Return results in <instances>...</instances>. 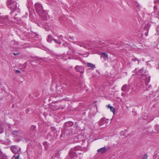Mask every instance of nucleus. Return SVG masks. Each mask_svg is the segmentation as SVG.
<instances>
[{
	"instance_id": "1",
	"label": "nucleus",
	"mask_w": 159,
	"mask_h": 159,
	"mask_svg": "<svg viewBox=\"0 0 159 159\" xmlns=\"http://www.w3.org/2000/svg\"><path fill=\"white\" fill-rule=\"evenodd\" d=\"M35 10L41 18L43 20H47L48 15L46 11L44 10L42 5L39 3H36L34 5Z\"/></svg>"
},
{
	"instance_id": "2",
	"label": "nucleus",
	"mask_w": 159,
	"mask_h": 159,
	"mask_svg": "<svg viewBox=\"0 0 159 159\" xmlns=\"http://www.w3.org/2000/svg\"><path fill=\"white\" fill-rule=\"evenodd\" d=\"M7 4L8 7L15 11L17 7L16 3L13 0H7Z\"/></svg>"
},
{
	"instance_id": "3",
	"label": "nucleus",
	"mask_w": 159,
	"mask_h": 159,
	"mask_svg": "<svg viewBox=\"0 0 159 159\" xmlns=\"http://www.w3.org/2000/svg\"><path fill=\"white\" fill-rule=\"evenodd\" d=\"M11 151L15 154L13 157H15L17 155L20 154L21 152V149L20 148H18L16 146H14L12 147L11 149Z\"/></svg>"
},
{
	"instance_id": "4",
	"label": "nucleus",
	"mask_w": 159,
	"mask_h": 159,
	"mask_svg": "<svg viewBox=\"0 0 159 159\" xmlns=\"http://www.w3.org/2000/svg\"><path fill=\"white\" fill-rule=\"evenodd\" d=\"M107 120L105 118H101L98 122V125L99 126L102 127H106L108 124Z\"/></svg>"
},
{
	"instance_id": "5",
	"label": "nucleus",
	"mask_w": 159,
	"mask_h": 159,
	"mask_svg": "<svg viewBox=\"0 0 159 159\" xmlns=\"http://www.w3.org/2000/svg\"><path fill=\"white\" fill-rule=\"evenodd\" d=\"M68 158H72L74 157H77V154L76 152L74 151L73 148H71L69 152Z\"/></svg>"
},
{
	"instance_id": "6",
	"label": "nucleus",
	"mask_w": 159,
	"mask_h": 159,
	"mask_svg": "<svg viewBox=\"0 0 159 159\" xmlns=\"http://www.w3.org/2000/svg\"><path fill=\"white\" fill-rule=\"evenodd\" d=\"M150 79V76H147L146 77L145 80V84L148 90H150V88L151 87V86L150 85H148V83L149 82Z\"/></svg>"
},
{
	"instance_id": "7",
	"label": "nucleus",
	"mask_w": 159,
	"mask_h": 159,
	"mask_svg": "<svg viewBox=\"0 0 159 159\" xmlns=\"http://www.w3.org/2000/svg\"><path fill=\"white\" fill-rule=\"evenodd\" d=\"M75 70L78 72H79L81 73H83L84 72V67L82 66H76L75 67Z\"/></svg>"
},
{
	"instance_id": "8",
	"label": "nucleus",
	"mask_w": 159,
	"mask_h": 159,
	"mask_svg": "<svg viewBox=\"0 0 159 159\" xmlns=\"http://www.w3.org/2000/svg\"><path fill=\"white\" fill-rule=\"evenodd\" d=\"M73 125L74 123L73 122L70 121L65 123L64 124L63 126L64 128H66L67 127L72 126Z\"/></svg>"
},
{
	"instance_id": "9",
	"label": "nucleus",
	"mask_w": 159,
	"mask_h": 159,
	"mask_svg": "<svg viewBox=\"0 0 159 159\" xmlns=\"http://www.w3.org/2000/svg\"><path fill=\"white\" fill-rule=\"evenodd\" d=\"M73 149H74V151L76 152V151H83L84 150V149L81 146H75L74 148H73Z\"/></svg>"
},
{
	"instance_id": "10",
	"label": "nucleus",
	"mask_w": 159,
	"mask_h": 159,
	"mask_svg": "<svg viewBox=\"0 0 159 159\" xmlns=\"http://www.w3.org/2000/svg\"><path fill=\"white\" fill-rule=\"evenodd\" d=\"M97 152L98 153H100L102 154L105 153L106 152L105 147L101 148L98 149Z\"/></svg>"
},
{
	"instance_id": "11",
	"label": "nucleus",
	"mask_w": 159,
	"mask_h": 159,
	"mask_svg": "<svg viewBox=\"0 0 159 159\" xmlns=\"http://www.w3.org/2000/svg\"><path fill=\"white\" fill-rule=\"evenodd\" d=\"M140 75L143 76L147 75V72H144V69L142 68L139 70Z\"/></svg>"
},
{
	"instance_id": "12",
	"label": "nucleus",
	"mask_w": 159,
	"mask_h": 159,
	"mask_svg": "<svg viewBox=\"0 0 159 159\" xmlns=\"http://www.w3.org/2000/svg\"><path fill=\"white\" fill-rule=\"evenodd\" d=\"M88 67L92 68L93 69L95 68V66L94 65L90 63H88L87 64Z\"/></svg>"
},
{
	"instance_id": "13",
	"label": "nucleus",
	"mask_w": 159,
	"mask_h": 159,
	"mask_svg": "<svg viewBox=\"0 0 159 159\" xmlns=\"http://www.w3.org/2000/svg\"><path fill=\"white\" fill-rule=\"evenodd\" d=\"M19 134V131L17 130L14 131L12 133V135H14L15 137L18 136Z\"/></svg>"
},
{
	"instance_id": "14",
	"label": "nucleus",
	"mask_w": 159,
	"mask_h": 159,
	"mask_svg": "<svg viewBox=\"0 0 159 159\" xmlns=\"http://www.w3.org/2000/svg\"><path fill=\"white\" fill-rule=\"evenodd\" d=\"M101 56L104 59L105 58H107L108 55L106 52H103L101 53Z\"/></svg>"
},
{
	"instance_id": "15",
	"label": "nucleus",
	"mask_w": 159,
	"mask_h": 159,
	"mask_svg": "<svg viewBox=\"0 0 159 159\" xmlns=\"http://www.w3.org/2000/svg\"><path fill=\"white\" fill-rule=\"evenodd\" d=\"M53 39L52 36V35H49L47 39V41L49 43H51Z\"/></svg>"
},
{
	"instance_id": "16",
	"label": "nucleus",
	"mask_w": 159,
	"mask_h": 159,
	"mask_svg": "<svg viewBox=\"0 0 159 159\" xmlns=\"http://www.w3.org/2000/svg\"><path fill=\"white\" fill-rule=\"evenodd\" d=\"M36 126L35 125H32L30 128V130L32 132H34L36 130Z\"/></svg>"
},
{
	"instance_id": "17",
	"label": "nucleus",
	"mask_w": 159,
	"mask_h": 159,
	"mask_svg": "<svg viewBox=\"0 0 159 159\" xmlns=\"http://www.w3.org/2000/svg\"><path fill=\"white\" fill-rule=\"evenodd\" d=\"M144 30H146L147 32H146L144 34V35L146 36H147L148 35V29L149 28L148 27H147V26L146 25H145L144 26Z\"/></svg>"
},
{
	"instance_id": "18",
	"label": "nucleus",
	"mask_w": 159,
	"mask_h": 159,
	"mask_svg": "<svg viewBox=\"0 0 159 159\" xmlns=\"http://www.w3.org/2000/svg\"><path fill=\"white\" fill-rule=\"evenodd\" d=\"M74 44H77L78 45H80L81 47L83 46L82 43L80 42H79L78 41H73L72 42Z\"/></svg>"
},
{
	"instance_id": "19",
	"label": "nucleus",
	"mask_w": 159,
	"mask_h": 159,
	"mask_svg": "<svg viewBox=\"0 0 159 159\" xmlns=\"http://www.w3.org/2000/svg\"><path fill=\"white\" fill-rule=\"evenodd\" d=\"M127 87V85L126 84H125L123 85L121 88V90L123 91H125Z\"/></svg>"
},
{
	"instance_id": "20",
	"label": "nucleus",
	"mask_w": 159,
	"mask_h": 159,
	"mask_svg": "<svg viewBox=\"0 0 159 159\" xmlns=\"http://www.w3.org/2000/svg\"><path fill=\"white\" fill-rule=\"evenodd\" d=\"M53 40L55 41V42L56 43H57V44H61V41L60 40L59 38H58V40H57V39H53Z\"/></svg>"
},
{
	"instance_id": "21",
	"label": "nucleus",
	"mask_w": 159,
	"mask_h": 159,
	"mask_svg": "<svg viewBox=\"0 0 159 159\" xmlns=\"http://www.w3.org/2000/svg\"><path fill=\"white\" fill-rule=\"evenodd\" d=\"M108 108H110L111 111L113 113L115 111V109L112 106H110L109 105L107 106Z\"/></svg>"
},
{
	"instance_id": "22",
	"label": "nucleus",
	"mask_w": 159,
	"mask_h": 159,
	"mask_svg": "<svg viewBox=\"0 0 159 159\" xmlns=\"http://www.w3.org/2000/svg\"><path fill=\"white\" fill-rule=\"evenodd\" d=\"M24 13L25 15L23 16H22V18H26L28 16V13L26 12H24Z\"/></svg>"
},
{
	"instance_id": "23",
	"label": "nucleus",
	"mask_w": 159,
	"mask_h": 159,
	"mask_svg": "<svg viewBox=\"0 0 159 159\" xmlns=\"http://www.w3.org/2000/svg\"><path fill=\"white\" fill-rule=\"evenodd\" d=\"M51 130L52 132H55L56 131V129L53 127H51Z\"/></svg>"
},
{
	"instance_id": "24",
	"label": "nucleus",
	"mask_w": 159,
	"mask_h": 159,
	"mask_svg": "<svg viewBox=\"0 0 159 159\" xmlns=\"http://www.w3.org/2000/svg\"><path fill=\"white\" fill-rule=\"evenodd\" d=\"M148 156L146 154H144L141 159H147Z\"/></svg>"
},
{
	"instance_id": "25",
	"label": "nucleus",
	"mask_w": 159,
	"mask_h": 159,
	"mask_svg": "<svg viewBox=\"0 0 159 159\" xmlns=\"http://www.w3.org/2000/svg\"><path fill=\"white\" fill-rule=\"evenodd\" d=\"M132 60L133 61H138V64H139V61L138 60H137V59L136 58H132Z\"/></svg>"
},
{
	"instance_id": "26",
	"label": "nucleus",
	"mask_w": 159,
	"mask_h": 159,
	"mask_svg": "<svg viewBox=\"0 0 159 159\" xmlns=\"http://www.w3.org/2000/svg\"><path fill=\"white\" fill-rule=\"evenodd\" d=\"M62 45L64 47H66L68 46V44L66 42H65L63 43Z\"/></svg>"
},
{
	"instance_id": "27",
	"label": "nucleus",
	"mask_w": 159,
	"mask_h": 159,
	"mask_svg": "<svg viewBox=\"0 0 159 159\" xmlns=\"http://www.w3.org/2000/svg\"><path fill=\"white\" fill-rule=\"evenodd\" d=\"M15 11H13V10H12V11H11L10 13V16L11 18H12V14Z\"/></svg>"
},
{
	"instance_id": "28",
	"label": "nucleus",
	"mask_w": 159,
	"mask_h": 159,
	"mask_svg": "<svg viewBox=\"0 0 159 159\" xmlns=\"http://www.w3.org/2000/svg\"><path fill=\"white\" fill-rule=\"evenodd\" d=\"M4 19L6 21H7V20L9 19L8 16H6L4 17Z\"/></svg>"
},
{
	"instance_id": "29",
	"label": "nucleus",
	"mask_w": 159,
	"mask_h": 159,
	"mask_svg": "<svg viewBox=\"0 0 159 159\" xmlns=\"http://www.w3.org/2000/svg\"><path fill=\"white\" fill-rule=\"evenodd\" d=\"M69 38L71 39V40H74L75 37L72 36H70Z\"/></svg>"
},
{
	"instance_id": "30",
	"label": "nucleus",
	"mask_w": 159,
	"mask_h": 159,
	"mask_svg": "<svg viewBox=\"0 0 159 159\" xmlns=\"http://www.w3.org/2000/svg\"><path fill=\"white\" fill-rule=\"evenodd\" d=\"M110 148H111L110 147H107L105 148L106 152L108 150L110 149Z\"/></svg>"
},
{
	"instance_id": "31",
	"label": "nucleus",
	"mask_w": 159,
	"mask_h": 159,
	"mask_svg": "<svg viewBox=\"0 0 159 159\" xmlns=\"http://www.w3.org/2000/svg\"><path fill=\"white\" fill-rule=\"evenodd\" d=\"M13 54L15 56H18V55H19L20 54V53L19 52H17L16 53H13Z\"/></svg>"
},
{
	"instance_id": "32",
	"label": "nucleus",
	"mask_w": 159,
	"mask_h": 159,
	"mask_svg": "<svg viewBox=\"0 0 159 159\" xmlns=\"http://www.w3.org/2000/svg\"><path fill=\"white\" fill-rule=\"evenodd\" d=\"M154 3H159V0H155L154 1Z\"/></svg>"
},
{
	"instance_id": "33",
	"label": "nucleus",
	"mask_w": 159,
	"mask_h": 159,
	"mask_svg": "<svg viewBox=\"0 0 159 159\" xmlns=\"http://www.w3.org/2000/svg\"><path fill=\"white\" fill-rule=\"evenodd\" d=\"M63 38V36L62 35H61L60 36L59 38L60 39H61L62 40V38Z\"/></svg>"
},
{
	"instance_id": "34",
	"label": "nucleus",
	"mask_w": 159,
	"mask_h": 159,
	"mask_svg": "<svg viewBox=\"0 0 159 159\" xmlns=\"http://www.w3.org/2000/svg\"><path fill=\"white\" fill-rule=\"evenodd\" d=\"M155 129L157 130L158 132H159V126H157L156 128Z\"/></svg>"
},
{
	"instance_id": "35",
	"label": "nucleus",
	"mask_w": 159,
	"mask_h": 159,
	"mask_svg": "<svg viewBox=\"0 0 159 159\" xmlns=\"http://www.w3.org/2000/svg\"><path fill=\"white\" fill-rule=\"evenodd\" d=\"M16 73H21L20 71V70H16Z\"/></svg>"
},
{
	"instance_id": "36",
	"label": "nucleus",
	"mask_w": 159,
	"mask_h": 159,
	"mask_svg": "<svg viewBox=\"0 0 159 159\" xmlns=\"http://www.w3.org/2000/svg\"><path fill=\"white\" fill-rule=\"evenodd\" d=\"M153 8H154V10H156V9H157V6H156V5H155V6H154V7Z\"/></svg>"
},
{
	"instance_id": "37",
	"label": "nucleus",
	"mask_w": 159,
	"mask_h": 159,
	"mask_svg": "<svg viewBox=\"0 0 159 159\" xmlns=\"http://www.w3.org/2000/svg\"><path fill=\"white\" fill-rule=\"evenodd\" d=\"M47 143L46 142H44L43 143V144L44 146H46V145H47Z\"/></svg>"
},
{
	"instance_id": "38",
	"label": "nucleus",
	"mask_w": 159,
	"mask_h": 159,
	"mask_svg": "<svg viewBox=\"0 0 159 159\" xmlns=\"http://www.w3.org/2000/svg\"><path fill=\"white\" fill-rule=\"evenodd\" d=\"M30 17L31 19H33V16H32V15L30 14Z\"/></svg>"
},
{
	"instance_id": "39",
	"label": "nucleus",
	"mask_w": 159,
	"mask_h": 159,
	"mask_svg": "<svg viewBox=\"0 0 159 159\" xmlns=\"http://www.w3.org/2000/svg\"><path fill=\"white\" fill-rule=\"evenodd\" d=\"M66 100L67 101H69L70 100L69 99V98H67V99H66Z\"/></svg>"
},
{
	"instance_id": "40",
	"label": "nucleus",
	"mask_w": 159,
	"mask_h": 159,
	"mask_svg": "<svg viewBox=\"0 0 159 159\" xmlns=\"http://www.w3.org/2000/svg\"><path fill=\"white\" fill-rule=\"evenodd\" d=\"M16 14L15 15V16H14V19H15V18H16V17H15V16H16Z\"/></svg>"
},
{
	"instance_id": "41",
	"label": "nucleus",
	"mask_w": 159,
	"mask_h": 159,
	"mask_svg": "<svg viewBox=\"0 0 159 159\" xmlns=\"http://www.w3.org/2000/svg\"><path fill=\"white\" fill-rule=\"evenodd\" d=\"M81 154V153H79V154Z\"/></svg>"
},
{
	"instance_id": "42",
	"label": "nucleus",
	"mask_w": 159,
	"mask_h": 159,
	"mask_svg": "<svg viewBox=\"0 0 159 159\" xmlns=\"http://www.w3.org/2000/svg\"><path fill=\"white\" fill-rule=\"evenodd\" d=\"M69 41H70V42H71V40H69Z\"/></svg>"
},
{
	"instance_id": "43",
	"label": "nucleus",
	"mask_w": 159,
	"mask_h": 159,
	"mask_svg": "<svg viewBox=\"0 0 159 159\" xmlns=\"http://www.w3.org/2000/svg\"><path fill=\"white\" fill-rule=\"evenodd\" d=\"M67 158V157L66 158H65V159H66Z\"/></svg>"
}]
</instances>
